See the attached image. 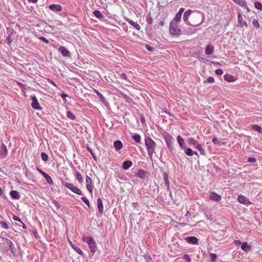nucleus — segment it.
<instances>
[{
  "mask_svg": "<svg viewBox=\"0 0 262 262\" xmlns=\"http://www.w3.org/2000/svg\"><path fill=\"white\" fill-rule=\"evenodd\" d=\"M145 143L147 149L148 155L150 158L151 159L153 154L155 152L156 144L154 140L150 138H145Z\"/></svg>",
  "mask_w": 262,
  "mask_h": 262,
  "instance_id": "1",
  "label": "nucleus"
},
{
  "mask_svg": "<svg viewBox=\"0 0 262 262\" xmlns=\"http://www.w3.org/2000/svg\"><path fill=\"white\" fill-rule=\"evenodd\" d=\"M171 21L169 27L170 34L173 36H179L181 34V29L179 28L178 24Z\"/></svg>",
  "mask_w": 262,
  "mask_h": 262,
  "instance_id": "2",
  "label": "nucleus"
},
{
  "mask_svg": "<svg viewBox=\"0 0 262 262\" xmlns=\"http://www.w3.org/2000/svg\"><path fill=\"white\" fill-rule=\"evenodd\" d=\"M64 186L66 188L71 190L73 192L79 195L82 194L81 191L78 187L74 186L73 184L66 183L64 184Z\"/></svg>",
  "mask_w": 262,
  "mask_h": 262,
  "instance_id": "3",
  "label": "nucleus"
},
{
  "mask_svg": "<svg viewBox=\"0 0 262 262\" xmlns=\"http://www.w3.org/2000/svg\"><path fill=\"white\" fill-rule=\"evenodd\" d=\"M85 183H86V189L90 192V193L92 194L93 193V188L92 180V179L88 176H86Z\"/></svg>",
  "mask_w": 262,
  "mask_h": 262,
  "instance_id": "4",
  "label": "nucleus"
},
{
  "mask_svg": "<svg viewBox=\"0 0 262 262\" xmlns=\"http://www.w3.org/2000/svg\"><path fill=\"white\" fill-rule=\"evenodd\" d=\"M164 140L166 143L167 147L171 149L172 145V142L173 141V138L170 134L166 135L164 137Z\"/></svg>",
  "mask_w": 262,
  "mask_h": 262,
  "instance_id": "5",
  "label": "nucleus"
},
{
  "mask_svg": "<svg viewBox=\"0 0 262 262\" xmlns=\"http://www.w3.org/2000/svg\"><path fill=\"white\" fill-rule=\"evenodd\" d=\"M32 102L31 104L32 107L35 110H40L41 107L40 106L39 104L37 101L36 97L35 96L31 97Z\"/></svg>",
  "mask_w": 262,
  "mask_h": 262,
  "instance_id": "6",
  "label": "nucleus"
},
{
  "mask_svg": "<svg viewBox=\"0 0 262 262\" xmlns=\"http://www.w3.org/2000/svg\"><path fill=\"white\" fill-rule=\"evenodd\" d=\"M209 198L210 200L215 202H219L221 200V195L213 191H210L209 192Z\"/></svg>",
  "mask_w": 262,
  "mask_h": 262,
  "instance_id": "7",
  "label": "nucleus"
},
{
  "mask_svg": "<svg viewBox=\"0 0 262 262\" xmlns=\"http://www.w3.org/2000/svg\"><path fill=\"white\" fill-rule=\"evenodd\" d=\"M136 176L143 180H145L148 178L149 174L144 170L139 169L136 173Z\"/></svg>",
  "mask_w": 262,
  "mask_h": 262,
  "instance_id": "8",
  "label": "nucleus"
},
{
  "mask_svg": "<svg viewBox=\"0 0 262 262\" xmlns=\"http://www.w3.org/2000/svg\"><path fill=\"white\" fill-rule=\"evenodd\" d=\"M237 200L240 203L247 205L252 203L246 196L243 195H239Z\"/></svg>",
  "mask_w": 262,
  "mask_h": 262,
  "instance_id": "9",
  "label": "nucleus"
},
{
  "mask_svg": "<svg viewBox=\"0 0 262 262\" xmlns=\"http://www.w3.org/2000/svg\"><path fill=\"white\" fill-rule=\"evenodd\" d=\"M185 240L189 244H196L198 242V238L195 236H188L185 238Z\"/></svg>",
  "mask_w": 262,
  "mask_h": 262,
  "instance_id": "10",
  "label": "nucleus"
},
{
  "mask_svg": "<svg viewBox=\"0 0 262 262\" xmlns=\"http://www.w3.org/2000/svg\"><path fill=\"white\" fill-rule=\"evenodd\" d=\"M7 155V149L6 146L3 143L1 145V148L0 150V156L4 158H5Z\"/></svg>",
  "mask_w": 262,
  "mask_h": 262,
  "instance_id": "11",
  "label": "nucleus"
},
{
  "mask_svg": "<svg viewBox=\"0 0 262 262\" xmlns=\"http://www.w3.org/2000/svg\"><path fill=\"white\" fill-rule=\"evenodd\" d=\"M58 51L64 57H69L70 55V52L63 46L60 47L58 49Z\"/></svg>",
  "mask_w": 262,
  "mask_h": 262,
  "instance_id": "12",
  "label": "nucleus"
},
{
  "mask_svg": "<svg viewBox=\"0 0 262 262\" xmlns=\"http://www.w3.org/2000/svg\"><path fill=\"white\" fill-rule=\"evenodd\" d=\"M237 20L238 23L241 27L245 26L246 27H248V25L247 23L245 21L243 20V17L242 14L240 13H238L237 15Z\"/></svg>",
  "mask_w": 262,
  "mask_h": 262,
  "instance_id": "13",
  "label": "nucleus"
},
{
  "mask_svg": "<svg viewBox=\"0 0 262 262\" xmlns=\"http://www.w3.org/2000/svg\"><path fill=\"white\" fill-rule=\"evenodd\" d=\"M49 8L53 11H60L62 10L61 6L58 4H51Z\"/></svg>",
  "mask_w": 262,
  "mask_h": 262,
  "instance_id": "14",
  "label": "nucleus"
},
{
  "mask_svg": "<svg viewBox=\"0 0 262 262\" xmlns=\"http://www.w3.org/2000/svg\"><path fill=\"white\" fill-rule=\"evenodd\" d=\"M97 207L99 212L102 214L103 212V206L102 201L100 198L97 199Z\"/></svg>",
  "mask_w": 262,
  "mask_h": 262,
  "instance_id": "15",
  "label": "nucleus"
},
{
  "mask_svg": "<svg viewBox=\"0 0 262 262\" xmlns=\"http://www.w3.org/2000/svg\"><path fill=\"white\" fill-rule=\"evenodd\" d=\"M133 165V162L130 160H126L123 162L122 167L123 169L127 170Z\"/></svg>",
  "mask_w": 262,
  "mask_h": 262,
  "instance_id": "16",
  "label": "nucleus"
},
{
  "mask_svg": "<svg viewBox=\"0 0 262 262\" xmlns=\"http://www.w3.org/2000/svg\"><path fill=\"white\" fill-rule=\"evenodd\" d=\"M114 146L117 150H119L123 148V144L120 140L115 141L114 142Z\"/></svg>",
  "mask_w": 262,
  "mask_h": 262,
  "instance_id": "17",
  "label": "nucleus"
},
{
  "mask_svg": "<svg viewBox=\"0 0 262 262\" xmlns=\"http://www.w3.org/2000/svg\"><path fill=\"white\" fill-rule=\"evenodd\" d=\"M241 249L245 252H248L251 250V246L248 244L247 242H245L242 244Z\"/></svg>",
  "mask_w": 262,
  "mask_h": 262,
  "instance_id": "18",
  "label": "nucleus"
},
{
  "mask_svg": "<svg viewBox=\"0 0 262 262\" xmlns=\"http://www.w3.org/2000/svg\"><path fill=\"white\" fill-rule=\"evenodd\" d=\"M127 21L133 27L136 28L137 30H139L141 29L140 25L136 22H135L129 19H127Z\"/></svg>",
  "mask_w": 262,
  "mask_h": 262,
  "instance_id": "19",
  "label": "nucleus"
},
{
  "mask_svg": "<svg viewBox=\"0 0 262 262\" xmlns=\"http://www.w3.org/2000/svg\"><path fill=\"white\" fill-rule=\"evenodd\" d=\"M214 47L212 46L208 45L205 48V52L207 55H210L212 53Z\"/></svg>",
  "mask_w": 262,
  "mask_h": 262,
  "instance_id": "20",
  "label": "nucleus"
},
{
  "mask_svg": "<svg viewBox=\"0 0 262 262\" xmlns=\"http://www.w3.org/2000/svg\"><path fill=\"white\" fill-rule=\"evenodd\" d=\"M177 141H178V142L180 146L182 148L184 149L185 148V147H184V144H185L184 140L180 135H178L177 136Z\"/></svg>",
  "mask_w": 262,
  "mask_h": 262,
  "instance_id": "21",
  "label": "nucleus"
},
{
  "mask_svg": "<svg viewBox=\"0 0 262 262\" xmlns=\"http://www.w3.org/2000/svg\"><path fill=\"white\" fill-rule=\"evenodd\" d=\"M75 176L76 178V179L78 180L79 183L81 184L83 183V179L81 174L78 171H76L75 172Z\"/></svg>",
  "mask_w": 262,
  "mask_h": 262,
  "instance_id": "22",
  "label": "nucleus"
},
{
  "mask_svg": "<svg viewBox=\"0 0 262 262\" xmlns=\"http://www.w3.org/2000/svg\"><path fill=\"white\" fill-rule=\"evenodd\" d=\"M224 79L225 81H227L228 82H232L235 80V79L234 78L233 76L227 74L224 75Z\"/></svg>",
  "mask_w": 262,
  "mask_h": 262,
  "instance_id": "23",
  "label": "nucleus"
},
{
  "mask_svg": "<svg viewBox=\"0 0 262 262\" xmlns=\"http://www.w3.org/2000/svg\"><path fill=\"white\" fill-rule=\"evenodd\" d=\"M195 148L200 151L202 155H205V151L201 144L198 143L195 146Z\"/></svg>",
  "mask_w": 262,
  "mask_h": 262,
  "instance_id": "24",
  "label": "nucleus"
},
{
  "mask_svg": "<svg viewBox=\"0 0 262 262\" xmlns=\"http://www.w3.org/2000/svg\"><path fill=\"white\" fill-rule=\"evenodd\" d=\"M83 240L84 241H85L89 244V245H92L95 242L94 239L92 237H90V236H88V237L84 236L83 237Z\"/></svg>",
  "mask_w": 262,
  "mask_h": 262,
  "instance_id": "25",
  "label": "nucleus"
},
{
  "mask_svg": "<svg viewBox=\"0 0 262 262\" xmlns=\"http://www.w3.org/2000/svg\"><path fill=\"white\" fill-rule=\"evenodd\" d=\"M10 195L12 198L15 199H18L19 198V194L18 192L15 190L11 191L10 193Z\"/></svg>",
  "mask_w": 262,
  "mask_h": 262,
  "instance_id": "26",
  "label": "nucleus"
},
{
  "mask_svg": "<svg viewBox=\"0 0 262 262\" xmlns=\"http://www.w3.org/2000/svg\"><path fill=\"white\" fill-rule=\"evenodd\" d=\"M237 4L240 5L243 7H246L247 6L246 2L245 0H233Z\"/></svg>",
  "mask_w": 262,
  "mask_h": 262,
  "instance_id": "27",
  "label": "nucleus"
},
{
  "mask_svg": "<svg viewBox=\"0 0 262 262\" xmlns=\"http://www.w3.org/2000/svg\"><path fill=\"white\" fill-rule=\"evenodd\" d=\"M252 128L257 132L262 134V127L257 124L251 125Z\"/></svg>",
  "mask_w": 262,
  "mask_h": 262,
  "instance_id": "28",
  "label": "nucleus"
},
{
  "mask_svg": "<svg viewBox=\"0 0 262 262\" xmlns=\"http://www.w3.org/2000/svg\"><path fill=\"white\" fill-rule=\"evenodd\" d=\"M93 14L99 19L102 18L103 17L102 14L98 10H95L93 12Z\"/></svg>",
  "mask_w": 262,
  "mask_h": 262,
  "instance_id": "29",
  "label": "nucleus"
},
{
  "mask_svg": "<svg viewBox=\"0 0 262 262\" xmlns=\"http://www.w3.org/2000/svg\"><path fill=\"white\" fill-rule=\"evenodd\" d=\"M187 142L190 145H195L198 143V142L193 138H190L188 139Z\"/></svg>",
  "mask_w": 262,
  "mask_h": 262,
  "instance_id": "30",
  "label": "nucleus"
},
{
  "mask_svg": "<svg viewBox=\"0 0 262 262\" xmlns=\"http://www.w3.org/2000/svg\"><path fill=\"white\" fill-rule=\"evenodd\" d=\"M163 178L164 180L165 183L168 188L169 187V183L168 180V176L167 173H163Z\"/></svg>",
  "mask_w": 262,
  "mask_h": 262,
  "instance_id": "31",
  "label": "nucleus"
},
{
  "mask_svg": "<svg viewBox=\"0 0 262 262\" xmlns=\"http://www.w3.org/2000/svg\"><path fill=\"white\" fill-rule=\"evenodd\" d=\"M181 14H177L174 18L171 21H174V23L178 24L181 20Z\"/></svg>",
  "mask_w": 262,
  "mask_h": 262,
  "instance_id": "32",
  "label": "nucleus"
},
{
  "mask_svg": "<svg viewBox=\"0 0 262 262\" xmlns=\"http://www.w3.org/2000/svg\"><path fill=\"white\" fill-rule=\"evenodd\" d=\"M132 138L136 142L139 143L141 141V137L139 134H135L132 136Z\"/></svg>",
  "mask_w": 262,
  "mask_h": 262,
  "instance_id": "33",
  "label": "nucleus"
},
{
  "mask_svg": "<svg viewBox=\"0 0 262 262\" xmlns=\"http://www.w3.org/2000/svg\"><path fill=\"white\" fill-rule=\"evenodd\" d=\"M44 178L46 179V181L48 182V183L49 184H51V185L53 184V183H54L53 181L52 178L49 175H48V174H46L44 176Z\"/></svg>",
  "mask_w": 262,
  "mask_h": 262,
  "instance_id": "34",
  "label": "nucleus"
},
{
  "mask_svg": "<svg viewBox=\"0 0 262 262\" xmlns=\"http://www.w3.org/2000/svg\"><path fill=\"white\" fill-rule=\"evenodd\" d=\"M67 116L69 119L72 120H74L75 119V115L71 111H68L67 112Z\"/></svg>",
  "mask_w": 262,
  "mask_h": 262,
  "instance_id": "35",
  "label": "nucleus"
},
{
  "mask_svg": "<svg viewBox=\"0 0 262 262\" xmlns=\"http://www.w3.org/2000/svg\"><path fill=\"white\" fill-rule=\"evenodd\" d=\"M185 153L188 156H191L193 155V151L190 148H187L185 149Z\"/></svg>",
  "mask_w": 262,
  "mask_h": 262,
  "instance_id": "36",
  "label": "nucleus"
},
{
  "mask_svg": "<svg viewBox=\"0 0 262 262\" xmlns=\"http://www.w3.org/2000/svg\"><path fill=\"white\" fill-rule=\"evenodd\" d=\"M89 248H90L91 252H96V251L97 250V247H96L95 242H94V243H93L92 245H90Z\"/></svg>",
  "mask_w": 262,
  "mask_h": 262,
  "instance_id": "37",
  "label": "nucleus"
},
{
  "mask_svg": "<svg viewBox=\"0 0 262 262\" xmlns=\"http://www.w3.org/2000/svg\"><path fill=\"white\" fill-rule=\"evenodd\" d=\"M120 95H121V96L122 97H123L126 100V101L127 102H130L131 101H132V99L128 96L126 95V94L121 92Z\"/></svg>",
  "mask_w": 262,
  "mask_h": 262,
  "instance_id": "38",
  "label": "nucleus"
},
{
  "mask_svg": "<svg viewBox=\"0 0 262 262\" xmlns=\"http://www.w3.org/2000/svg\"><path fill=\"white\" fill-rule=\"evenodd\" d=\"M3 239L5 240L6 243L10 247V248H12V246H13L12 242L7 238L4 237Z\"/></svg>",
  "mask_w": 262,
  "mask_h": 262,
  "instance_id": "39",
  "label": "nucleus"
},
{
  "mask_svg": "<svg viewBox=\"0 0 262 262\" xmlns=\"http://www.w3.org/2000/svg\"><path fill=\"white\" fill-rule=\"evenodd\" d=\"M191 11L190 10H187L183 16V18L185 21H186L188 18V16L191 14Z\"/></svg>",
  "mask_w": 262,
  "mask_h": 262,
  "instance_id": "40",
  "label": "nucleus"
},
{
  "mask_svg": "<svg viewBox=\"0 0 262 262\" xmlns=\"http://www.w3.org/2000/svg\"><path fill=\"white\" fill-rule=\"evenodd\" d=\"M254 6L258 10H262V5L259 2H255L254 3Z\"/></svg>",
  "mask_w": 262,
  "mask_h": 262,
  "instance_id": "41",
  "label": "nucleus"
},
{
  "mask_svg": "<svg viewBox=\"0 0 262 262\" xmlns=\"http://www.w3.org/2000/svg\"><path fill=\"white\" fill-rule=\"evenodd\" d=\"M41 158L42 160L44 161H47L49 158L48 156L45 152H42L41 154Z\"/></svg>",
  "mask_w": 262,
  "mask_h": 262,
  "instance_id": "42",
  "label": "nucleus"
},
{
  "mask_svg": "<svg viewBox=\"0 0 262 262\" xmlns=\"http://www.w3.org/2000/svg\"><path fill=\"white\" fill-rule=\"evenodd\" d=\"M72 248L79 254L82 255L83 253L82 251L76 246H72Z\"/></svg>",
  "mask_w": 262,
  "mask_h": 262,
  "instance_id": "43",
  "label": "nucleus"
},
{
  "mask_svg": "<svg viewBox=\"0 0 262 262\" xmlns=\"http://www.w3.org/2000/svg\"><path fill=\"white\" fill-rule=\"evenodd\" d=\"M0 224L1 225L2 227L4 229H8L9 228L8 225L5 221H1Z\"/></svg>",
  "mask_w": 262,
  "mask_h": 262,
  "instance_id": "44",
  "label": "nucleus"
},
{
  "mask_svg": "<svg viewBox=\"0 0 262 262\" xmlns=\"http://www.w3.org/2000/svg\"><path fill=\"white\" fill-rule=\"evenodd\" d=\"M252 24L256 28H259V24L257 20L256 19H253L252 20Z\"/></svg>",
  "mask_w": 262,
  "mask_h": 262,
  "instance_id": "45",
  "label": "nucleus"
},
{
  "mask_svg": "<svg viewBox=\"0 0 262 262\" xmlns=\"http://www.w3.org/2000/svg\"><path fill=\"white\" fill-rule=\"evenodd\" d=\"M183 258L184 259L186 260L187 262H190L191 261V258L187 254H185L183 256Z\"/></svg>",
  "mask_w": 262,
  "mask_h": 262,
  "instance_id": "46",
  "label": "nucleus"
},
{
  "mask_svg": "<svg viewBox=\"0 0 262 262\" xmlns=\"http://www.w3.org/2000/svg\"><path fill=\"white\" fill-rule=\"evenodd\" d=\"M210 256L211 260L212 261H215V259L217 258L216 255L215 254H214V253H210Z\"/></svg>",
  "mask_w": 262,
  "mask_h": 262,
  "instance_id": "47",
  "label": "nucleus"
},
{
  "mask_svg": "<svg viewBox=\"0 0 262 262\" xmlns=\"http://www.w3.org/2000/svg\"><path fill=\"white\" fill-rule=\"evenodd\" d=\"M81 199L89 207H90L89 201L85 197H81Z\"/></svg>",
  "mask_w": 262,
  "mask_h": 262,
  "instance_id": "48",
  "label": "nucleus"
},
{
  "mask_svg": "<svg viewBox=\"0 0 262 262\" xmlns=\"http://www.w3.org/2000/svg\"><path fill=\"white\" fill-rule=\"evenodd\" d=\"M212 143L215 145H220V141L215 138H213L212 139Z\"/></svg>",
  "mask_w": 262,
  "mask_h": 262,
  "instance_id": "49",
  "label": "nucleus"
},
{
  "mask_svg": "<svg viewBox=\"0 0 262 262\" xmlns=\"http://www.w3.org/2000/svg\"><path fill=\"white\" fill-rule=\"evenodd\" d=\"M215 73L217 75H221L223 74V72L221 69H218L215 70Z\"/></svg>",
  "mask_w": 262,
  "mask_h": 262,
  "instance_id": "50",
  "label": "nucleus"
},
{
  "mask_svg": "<svg viewBox=\"0 0 262 262\" xmlns=\"http://www.w3.org/2000/svg\"><path fill=\"white\" fill-rule=\"evenodd\" d=\"M120 76L121 78H123V79L125 80H127V75L125 73H121L120 74Z\"/></svg>",
  "mask_w": 262,
  "mask_h": 262,
  "instance_id": "51",
  "label": "nucleus"
},
{
  "mask_svg": "<svg viewBox=\"0 0 262 262\" xmlns=\"http://www.w3.org/2000/svg\"><path fill=\"white\" fill-rule=\"evenodd\" d=\"M248 162L253 163L255 162L256 161V159L255 158L253 157H250L248 159Z\"/></svg>",
  "mask_w": 262,
  "mask_h": 262,
  "instance_id": "52",
  "label": "nucleus"
},
{
  "mask_svg": "<svg viewBox=\"0 0 262 262\" xmlns=\"http://www.w3.org/2000/svg\"><path fill=\"white\" fill-rule=\"evenodd\" d=\"M13 220H14L15 221H18V222H19L20 223H22V221L20 220L19 217H18L17 216L13 215Z\"/></svg>",
  "mask_w": 262,
  "mask_h": 262,
  "instance_id": "53",
  "label": "nucleus"
},
{
  "mask_svg": "<svg viewBox=\"0 0 262 262\" xmlns=\"http://www.w3.org/2000/svg\"><path fill=\"white\" fill-rule=\"evenodd\" d=\"M207 81L209 82H213L214 81V79L213 77L210 76L208 78Z\"/></svg>",
  "mask_w": 262,
  "mask_h": 262,
  "instance_id": "54",
  "label": "nucleus"
},
{
  "mask_svg": "<svg viewBox=\"0 0 262 262\" xmlns=\"http://www.w3.org/2000/svg\"><path fill=\"white\" fill-rule=\"evenodd\" d=\"M146 48L147 50L149 51H153V48L152 47H150V46L148 45H146Z\"/></svg>",
  "mask_w": 262,
  "mask_h": 262,
  "instance_id": "55",
  "label": "nucleus"
},
{
  "mask_svg": "<svg viewBox=\"0 0 262 262\" xmlns=\"http://www.w3.org/2000/svg\"><path fill=\"white\" fill-rule=\"evenodd\" d=\"M211 63L214 64L215 66H220L221 64L219 62H215V61H211Z\"/></svg>",
  "mask_w": 262,
  "mask_h": 262,
  "instance_id": "56",
  "label": "nucleus"
},
{
  "mask_svg": "<svg viewBox=\"0 0 262 262\" xmlns=\"http://www.w3.org/2000/svg\"><path fill=\"white\" fill-rule=\"evenodd\" d=\"M40 39L42 41L45 42V43H48V39L43 37H40Z\"/></svg>",
  "mask_w": 262,
  "mask_h": 262,
  "instance_id": "57",
  "label": "nucleus"
},
{
  "mask_svg": "<svg viewBox=\"0 0 262 262\" xmlns=\"http://www.w3.org/2000/svg\"><path fill=\"white\" fill-rule=\"evenodd\" d=\"M37 170L38 171L41 173L43 177L47 174L46 172H45L44 171H43L42 170H41V169H39L38 168H37Z\"/></svg>",
  "mask_w": 262,
  "mask_h": 262,
  "instance_id": "58",
  "label": "nucleus"
},
{
  "mask_svg": "<svg viewBox=\"0 0 262 262\" xmlns=\"http://www.w3.org/2000/svg\"><path fill=\"white\" fill-rule=\"evenodd\" d=\"M184 8H181L180 10H179V12L177 13L178 14H181V15H182V13H183V12L184 11Z\"/></svg>",
  "mask_w": 262,
  "mask_h": 262,
  "instance_id": "59",
  "label": "nucleus"
},
{
  "mask_svg": "<svg viewBox=\"0 0 262 262\" xmlns=\"http://www.w3.org/2000/svg\"><path fill=\"white\" fill-rule=\"evenodd\" d=\"M87 149H88V151H90V153L93 155L94 159H95V157H94V155H93V151H92V150L91 149V148L90 147H87Z\"/></svg>",
  "mask_w": 262,
  "mask_h": 262,
  "instance_id": "60",
  "label": "nucleus"
},
{
  "mask_svg": "<svg viewBox=\"0 0 262 262\" xmlns=\"http://www.w3.org/2000/svg\"><path fill=\"white\" fill-rule=\"evenodd\" d=\"M7 42L8 44L12 42V39L10 37V36H8L7 38Z\"/></svg>",
  "mask_w": 262,
  "mask_h": 262,
  "instance_id": "61",
  "label": "nucleus"
},
{
  "mask_svg": "<svg viewBox=\"0 0 262 262\" xmlns=\"http://www.w3.org/2000/svg\"><path fill=\"white\" fill-rule=\"evenodd\" d=\"M48 81L50 82L54 86H56L55 83L52 80L49 79Z\"/></svg>",
  "mask_w": 262,
  "mask_h": 262,
  "instance_id": "62",
  "label": "nucleus"
},
{
  "mask_svg": "<svg viewBox=\"0 0 262 262\" xmlns=\"http://www.w3.org/2000/svg\"><path fill=\"white\" fill-rule=\"evenodd\" d=\"M234 243L236 245H240L242 244V242L239 240H235Z\"/></svg>",
  "mask_w": 262,
  "mask_h": 262,
  "instance_id": "63",
  "label": "nucleus"
},
{
  "mask_svg": "<svg viewBox=\"0 0 262 262\" xmlns=\"http://www.w3.org/2000/svg\"><path fill=\"white\" fill-rule=\"evenodd\" d=\"M61 97L64 100L67 97H68V95L66 94H62L61 95Z\"/></svg>",
  "mask_w": 262,
  "mask_h": 262,
  "instance_id": "64",
  "label": "nucleus"
}]
</instances>
